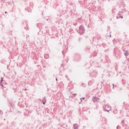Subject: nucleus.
I'll use <instances>...</instances> for the list:
<instances>
[{
    "label": "nucleus",
    "instance_id": "1",
    "mask_svg": "<svg viewBox=\"0 0 129 129\" xmlns=\"http://www.w3.org/2000/svg\"><path fill=\"white\" fill-rule=\"evenodd\" d=\"M103 108L104 111H107V112H108L109 111H110V110H111V107L108 104H107L106 105H104L103 107Z\"/></svg>",
    "mask_w": 129,
    "mask_h": 129
},
{
    "label": "nucleus",
    "instance_id": "2",
    "mask_svg": "<svg viewBox=\"0 0 129 129\" xmlns=\"http://www.w3.org/2000/svg\"><path fill=\"white\" fill-rule=\"evenodd\" d=\"M85 32V29H84V27H83V26H80L79 27V34H80L81 35H83Z\"/></svg>",
    "mask_w": 129,
    "mask_h": 129
},
{
    "label": "nucleus",
    "instance_id": "3",
    "mask_svg": "<svg viewBox=\"0 0 129 129\" xmlns=\"http://www.w3.org/2000/svg\"><path fill=\"white\" fill-rule=\"evenodd\" d=\"M42 102L43 103V104L45 105L46 104V103L47 102V99H46V97H44L42 100H41Z\"/></svg>",
    "mask_w": 129,
    "mask_h": 129
},
{
    "label": "nucleus",
    "instance_id": "4",
    "mask_svg": "<svg viewBox=\"0 0 129 129\" xmlns=\"http://www.w3.org/2000/svg\"><path fill=\"white\" fill-rule=\"evenodd\" d=\"M93 101L94 102H97V101H99V98L96 97H94L93 98Z\"/></svg>",
    "mask_w": 129,
    "mask_h": 129
},
{
    "label": "nucleus",
    "instance_id": "5",
    "mask_svg": "<svg viewBox=\"0 0 129 129\" xmlns=\"http://www.w3.org/2000/svg\"><path fill=\"white\" fill-rule=\"evenodd\" d=\"M91 76L92 77H96V76L97 75V73L96 72H93L91 74Z\"/></svg>",
    "mask_w": 129,
    "mask_h": 129
},
{
    "label": "nucleus",
    "instance_id": "6",
    "mask_svg": "<svg viewBox=\"0 0 129 129\" xmlns=\"http://www.w3.org/2000/svg\"><path fill=\"white\" fill-rule=\"evenodd\" d=\"M73 126L74 129H78V124L77 123L74 124Z\"/></svg>",
    "mask_w": 129,
    "mask_h": 129
},
{
    "label": "nucleus",
    "instance_id": "7",
    "mask_svg": "<svg viewBox=\"0 0 129 129\" xmlns=\"http://www.w3.org/2000/svg\"><path fill=\"white\" fill-rule=\"evenodd\" d=\"M44 58L45 59H48V58H49V54H45L44 55Z\"/></svg>",
    "mask_w": 129,
    "mask_h": 129
},
{
    "label": "nucleus",
    "instance_id": "8",
    "mask_svg": "<svg viewBox=\"0 0 129 129\" xmlns=\"http://www.w3.org/2000/svg\"><path fill=\"white\" fill-rule=\"evenodd\" d=\"M124 55L125 56H128V51H127V50L125 51V52L124 53Z\"/></svg>",
    "mask_w": 129,
    "mask_h": 129
},
{
    "label": "nucleus",
    "instance_id": "9",
    "mask_svg": "<svg viewBox=\"0 0 129 129\" xmlns=\"http://www.w3.org/2000/svg\"><path fill=\"white\" fill-rule=\"evenodd\" d=\"M113 112H114V113H117V110L115 109V110L113 111Z\"/></svg>",
    "mask_w": 129,
    "mask_h": 129
},
{
    "label": "nucleus",
    "instance_id": "10",
    "mask_svg": "<svg viewBox=\"0 0 129 129\" xmlns=\"http://www.w3.org/2000/svg\"><path fill=\"white\" fill-rule=\"evenodd\" d=\"M119 18H121V19H123V17H116V19H118Z\"/></svg>",
    "mask_w": 129,
    "mask_h": 129
},
{
    "label": "nucleus",
    "instance_id": "11",
    "mask_svg": "<svg viewBox=\"0 0 129 129\" xmlns=\"http://www.w3.org/2000/svg\"><path fill=\"white\" fill-rule=\"evenodd\" d=\"M3 81H4V79L3 78H2L1 80V83H2V82H3Z\"/></svg>",
    "mask_w": 129,
    "mask_h": 129
},
{
    "label": "nucleus",
    "instance_id": "12",
    "mask_svg": "<svg viewBox=\"0 0 129 129\" xmlns=\"http://www.w3.org/2000/svg\"><path fill=\"white\" fill-rule=\"evenodd\" d=\"M88 84H89V85H91V81H90L89 82Z\"/></svg>",
    "mask_w": 129,
    "mask_h": 129
},
{
    "label": "nucleus",
    "instance_id": "13",
    "mask_svg": "<svg viewBox=\"0 0 129 129\" xmlns=\"http://www.w3.org/2000/svg\"><path fill=\"white\" fill-rule=\"evenodd\" d=\"M74 26H77V23H74Z\"/></svg>",
    "mask_w": 129,
    "mask_h": 129
},
{
    "label": "nucleus",
    "instance_id": "14",
    "mask_svg": "<svg viewBox=\"0 0 129 129\" xmlns=\"http://www.w3.org/2000/svg\"><path fill=\"white\" fill-rule=\"evenodd\" d=\"M113 87H112V88H113V89H114V84H113Z\"/></svg>",
    "mask_w": 129,
    "mask_h": 129
},
{
    "label": "nucleus",
    "instance_id": "15",
    "mask_svg": "<svg viewBox=\"0 0 129 129\" xmlns=\"http://www.w3.org/2000/svg\"><path fill=\"white\" fill-rule=\"evenodd\" d=\"M121 122H122V123H123V122H124V121L123 120H122L121 121Z\"/></svg>",
    "mask_w": 129,
    "mask_h": 129
},
{
    "label": "nucleus",
    "instance_id": "16",
    "mask_svg": "<svg viewBox=\"0 0 129 129\" xmlns=\"http://www.w3.org/2000/svg\"><path fill=\"white\" fill-rule=\"evenodd\" d=\"M14 73H15V75H17V72H14Z\"/></svg>",
    "mask_w": 129,
    "mask_h": 129
},
{
    "label": "nucleus",
    "instance_id": "17",
    "mask_svg": "<svg viewBox=\"0 0 129 129\" xmlns=\"http://www.w3.org/2000/svg\"><path fill=\"white\" fill-rule=\"evenodd\" d=\"M1 85L2 87H4V85H3V84H1Z\"/></svg>",
    "mask_w": 129,
    "mask_h": 129
},
{
    "label": "nucleus",
    "instance_id": "18",
    "mask_svg": "<svg viewBox=\"0 0 129 129\" xmlns=\"http://www.w3.org/2000/svg\"><path fill=\"white\" fill-rule=\"evenodd\" d=\"M55 80H56V81H58V79H57V78H56Z\"/></svg>",
    "mask_w": 129,
    "mask_h": 129
},
{
    "label": "nucleus",
    "instance_id": "19",
    "mask_svg": "<svg viewBox=\"0 0 129 129\" xmlns=\"http://www.w3.org/2000/svg\"><path fill=\"white\" fill-rule=\"evenodd\" d=\"M118 126H119L118 125V126H117V127H116L117 129H118Z\"/></svg>",
    "mask_w": 129,
    "mask_h": 129
},
{
    "label": "nucleus",
    "instance_id": "20",
    "mask_svg": "<svg viewBox=\"0 0 129 129\" xmlns=\"http://www.w3.org/2000/svg\"><path fill=\"white\" fill-rule=\"evenodd\" d=\"M83 86L85 87V84H83Z\"/></svg>",
    "mask_w": 129,
    "mask_h": 129
},
{
    "label": "nucleus",
    "instance_id": "21",
    "mask_svg": "<svg viewBox=\"0 0 129 129\" xmlns=\"http://www.w3.org/2000/svg\"><path fill=\"white\" fill-rule=\"evenodd\" d=\"M73 94V95H75H75H76V94Z\"/></svg>",
    "mask_w": 129,
    "mask_h": 129
},
{
    "label": "nucleus",
    "instance_id": "22",
    "mask_svg": "<svg viewBox=\"0 0 129 129\" xmlns=\"http://www.w3.org/2000/svg\"><path fill=\"white\" fill-rule=\"evenodd\" d=\"M37 26H40V24H38L37 25Z\"/></svg>",
    "mask_w": 129,
    "mask_h": 129
},
{
    "label": "nucleus",
    "instance_id": "23",
    "mask_svg": "<svg viewBox=\"0 0 129 129\" xmlns=\"http://www.w3.org/2000/svg\"><path fill=\"white\" fill-rule=\"evenodd\" d=\"M26 36L28 37H29V35H27Z\"/></svg>",
    "mask_w": 129,
    "mask_h": 129
},
{
    "label": "nucleus",
    "instance_id": "24",
    "mask_svg": "<svg viewBox=\"0 0 129 129\" xmlns=\"http://www.w3.org/2000/svg\"><path fill=\"white\" fill-rule=\"evenodd\" d=\"M25 90H28L27 89H25Z\"/></svg>",
    "mask_w": 129,
    "mask_h": 129
},
{
    "label": "nucleus",
    "instance_id": "25",
    "mask_svg": "<svg viewBox=\"0 0 129 129\" xmlns=\"http://www.w3.org/2000/svg\"><path fill=\"white\" fill-rule=\"evenodd\" d=\"M81 18H79V20H81Z\"/></svg>",
    "mask_w": 129,
    "mask_h": 129
},
{
    "label": "nucleus",
    "instance_id": "26",
    "mask_svg": "<svg viewBox=\"0 0 129 129\" xmlns=\"http://www.w3.org/2000/svg\"><path fill=\"white\" fill-rule=\"evenodd\" d=\"M5 14H7V12H5Z\"/></svg>",
    "mask_w": 129,
    "mask_h": 129
},
{
    "label": "nucleus",
    "instance_id": "27",
    "mask_svg": "<svg viewBox=\"0 0 129 129\" xmlns=\"http://www.w3.org/2000/svg\"><path fill=\"white\" fill-rule=\"evenodd\" d=\"M82 99H84V98H83Z\"/></svg>",
    "mask_w": 129,
    "mask_h": 129
},
{
    "label": "nucleus",
    "instance_id": "28",
    "mask_svg": "<svg viewBox=\"0 0 129 129\" xmlns=\"http://www.w3.org/2000/svg\"><path fill=\"white\" fill-rule=\"evenodd\" d=\"M66 77H67V76H66Z\"/></svg>",
    "mask_w": 129,
    "mask_h": 129
},
{
    "label": "nucleus",
    "instance_id": "29",
    "mask_svg": "<svg viewBox=\"0 0 129 129\" xmlns=\"http://www.w3.org/2000/svg\"><path fill=\"white\" fill-rule=\"evenodd\" d=\"M110 37H111V35H110Z\"/></svg>",
    "mask_w": 129,
    "mask_h": 129
}]
</instances>
